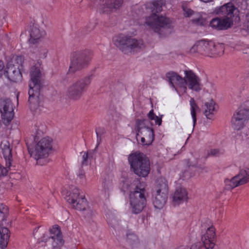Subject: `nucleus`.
Returning a JSON list of instances; mask_svg holds the SVG:
<instances>
[{"instance_id": "f257e3e1", "label": "nucleus", "mask_w": 249, "mask_h": 249, "mask_svg": "<svg viewBox=\"0 0 249 249\" xmlns=\"http://www.w3.org/2000/svg\"><path fill=\"white\" fill-rule=\"evenodd\" d=\"M165 3V0H151L145 4V8L152 13L145 18L144 25L158 34H160L162 29L169 28L171 24L170 18L157 14L162 11V6Z\"/></svg>"}, {"instance_id": "f03ea898", "label": "nucleus", "mask_w": 249, "mask_h": 249, "mask_svg": "<svg viewBox=\"0 0 249 249\" xmlns=\"http://www.w3.org/2000/svg\"><path fill=\"white\" fill-rule=\"evenodd\" d=\"M53 140L49 137L36 139L33 146L28 147L31 156L36 160L37 164L43 165L48 162L47 158L53 150Z\"/></svg>"}, {"instance_id": "6ab92c4d", "label": "nucleus", "mask_w": 249, "mask_h": 249, "mask_svg": "<svg viewBox=\"0 0 249 249\" xmlns=\"http://www.w3.org/2000/svg\"><path fill=\"white\" fill-rule=\"evenodd\" d=\"M248 120L249 117L236 110L231 120V126L234 129L241 130L245 127L246 123Z\"/></svg>"}, {"instance_id": "4c0bfd02", "label": "nucleus", "mask_w": 249, "mask_h": 249, "mask_svg": "<svg viewBox=\"0 0 249 249\" xmlns=\"http://www.w3.org/2000/svg\"><path fill=\"white\" fill-rule=\"evenodd\" d=\"M127 241L130 244H133L138 242V237L133 233L127 235Z\"/></svg>"}, {"instance_id": "a18cd8bd", "label": "nucleus", "mask_w": 249, "mask_h": 249, "mask_svg": "<svg viewBox=\"0 0 249 249\" xmlns=\"http://www.w3.org/2000/svg\"><path fill=\"white\" fill-rule=\"evenodd\" d=\"M78 176L80 178H81V179L85 178V174L82 173L79 174L78 175Z\"/></svg>"}, {"instance_id": "cd10ccee", "label": "nucleus", "mask_w": 249, "mask_h": 249, "mask_svg": "<svg viewBox=\"0 0 249 249\" xmlns=\"http://www.w3.org/2000/svg\"><path fill=\"white\" fill-rule=\"evenodd\" d=\"M168 189L167 180L165 178L160 177L156 180L152 192L168 194Z\"/></svg>"}, {"instance_id": "dca6fc26", "label": "nucleus", "mask_w": 249, "mask_h": 249, "mask_svg": "<svg viewBox=\"0 0 249 249\" xmlns=\"http://www.w3.org/2000/svg\"><path fill=\"white\" fill-rule=\"evenodd\" d=\"M185 75L184 86L189 89L199 92L202 89L201 80L199 77L192 71L188 70L184 71Z\"/></svg>"}, {"instance_id": "58836bf2", "label": "nucleus", "mask_w": 249, "mask_h": 249, "mask_svg": "<svg viewBox=\"0 0 249 249\" xmlns=\"http://www.w3.org/2000/svg\"><path fill=\"white\" fill-rule=\"evenodd\" d=\"M183 14L185 17H190L194 14V11L185 6H182Z\"/></svg>"}, {"instance_id": "2eb2a0df", "label": "nucleus", "mask_w": 249, "mask_h": 249, "mask_svg": "<svg viewBox=\"0 0 249 249\" xmlns=\"http://www.w3.org/2000/svg\"><path fill=\"white\" fill-rule=\"evenodd\" d=\"M166 77L169 82L170 86L180 96L181 94L187 92V87L184 86L185 76H180L178 73L171 71L167 72Z\"/></svg>"}, {"instance_id": "393cba45", "label": "nucleus", "mask_w": 249, "mask_h": 249, "mask_svg": "<svg viewBox=\"0 0 249 249\" xmlns=\"http://www.w3.org/2000/svg\"><path fill=\"white\" fill-rule=\"evenodd\" d=\"M188 198L187 192L183 187L177 188L172 196V201L175 205H179L187 201Z\"/></svg>"}, {"instance_id": "e433bc0d", "label": "nucleus", "mask_w": 249, "mask_h": 249, "mask_svg": "<svg viewBox=\"0 0 249 249\" xmlns=\"http://www.w3.org/2000/svg\"><path fill=\"white\" fill-rule=\"evenodd\" d=\"M223 150L215 148L212 149L210 150V151L209 152V155L214 157H218L223 154Z\"/></svg>"}, {"instance_id": "a211bd4d", "label": "nucleus", "mask_w": 249, "mask_h": 249, "mask_svg": "<svg viewBox=\"0 0 249 249\" xmlns=\"http://www.w3.org/2000/svg\"><path fill=\"white\" fill-rule=\"evenodd\" d=\"M204 233H202L201 240L206 249H213L216 242L215 229L213 226L206 227Z\"/></svg>"}, {"instance_id": "c03bdc74", "label": "nucleus", "mask_w": 249, "mask_h": 249, "mask_svg": "<svg viewBox=\"0 0 249 249\" xmlns=\"http://www.w3.org/2000/svg\"><path fill=\"white\" fill-rule=\"evenodd\" d=\"M4 63L2 61H0V78L2 77V75H4Z\"/></svg>"}, {"instance_id": "7ed1b4c3", "label": "nucleus", "mask_w": 249, "mask_h": 249, "mask_svg": "<svg viewBox=\"0 0 249 249\" xmlns=\"http://www.w3.org/2000/svg\"><path fill=\"white\" fill-rule=\"evenodd\" d=\"M41 73L38 67H33L30 71L31 80L29 83V99L31 110L36 112L39 104L40 89L41 88Z\"/></svg>"}, {"instance_id": "4be33fe9", "label": "nucleus", "mask_w": 249, "mask_h": 249, "mask_svg": "<svg viewBox=\"0 0 249 249\" xmlns=\"http://www.w3.org/2000/svg\"><path fill=\"white\" fill-rule=\"evenodd\" d=\"M235 10L236 8L232 3H228L219 7H216L214 12L216 15L223 17V18H229L231 19L233 12Z\"/></svg>"}, {"instance_id": "a878e982", "label": "nucleus", "mask_w": 249, "mask_h": 249, "mask_svg": "<svg viewBox=\"0 0 249 249\" xmlns=\"http://www.w3.org/2000/svg\"><path fill=\"white\" fill-rule=\"evenodd\" d=\"M153 204L157 209H162L165 206L167 200V194L152 192Z\"/></svg>"}, {"instance_id": "0eeeda50", "label": "nucleus", "mask_w": 249, "mask_h": 249, "mask_svg": "<svg viewBox=\"0 0 249 249\" xmlns=\"http://www.w3.org/2000/svg\"><path fill=\"white\" fill-rule=\"evenodd\" d=\"M128 161L131 170L139 177H145L149 174L150 163L143 154L139 152L132 153L128 156Z\"/></svg>"}, {"instance_id": "412c9836", "label": "nucleus", "mask_w": 249, "mask_h": 249, "mask_svg": "<svg viewBox=\"0 0 249 249\" xmlns=\"http://www.w3.org/2000/svg\"><path fill=\"white\" fill-rule=\"evenodd\" d=\"M232 24V20L229 18H216L212 19L210 22V26L213 29L224 30L230 28Z\"/></svg>"}, {"instance_id": "de8ad7c7", "label": "nucleus", "mask_w": 249, "mask_h": 249, "mask_svg": "<svg viewBox=\"0 0 249 249\" xmlns=\"http://www.w3.org/2000/svg\"><path fill=\"white\" fill-rule=\"evenodd\" d=\"M96 134H97V138H98L97 141H98V134L97 132H96Z\"/></svg>"}, {"instance_id": "9d476101", "label": "nucleus", "mask_w": 249, "mask_h": 249, "mask_svg": "<svg viewBox=\"0 0 249 249\" xmlns=\"http://www.w3.org/2000/svg\"><path fill=\"white\" fill-rule=\"evenodd\" d=\"M91 78L86 76L71 84L65 91L66 96L70 99L79 100L90 84Z\"/></svg>"}, {"instance_id": "c756f323", "label": "nucleus", "mask_w": 249, "mask_h": 249, "mask_svg": "<svg viewBox=\"0 0 249 249\" xmlns=\"http://www.w3.org/2000/svg\"><path fill=\"white\" fill-rule=\"evenodd\" d=\"M30 52L32 57L36 59H43L46 58L48 53L46 48L41 46H35L30 47Z\"/></svg>"}, {"instance_id": "9b49d317", "label": "nucleus", "mask_w": 249, "mask_h": 249, "mask_svg": "<svg viewBox=\"0 0 249 249\" xmlns=\"http://www.w3.org/2000/svg\"><path fill=\"white\" fill-rule=\"evenodd\" d=\"M92 57L91 53L86 51L73 53L71 57V62L68 73H75L87 67Z\"/></svg>"}, {"instance_id": "f3484780", "label": "nucleus", "mask_w": 249, "mask_h": 249, "mask_svg": "<svg viewBox=\"0 0 249 249\" xmlns=\"http://www.w3.org/2000/svg\"><path fill=\"white\" fill-rule=\"evenodd\" d=\"M0 112L3 123L5 124H8L13 119L14 116V106L10 99L0 100Z\"/></svg>"}, {"instance_id": "37998d69", "label": "nucleus", "mask_w": 249, "mask_h": 249, "mask_svg": "<svg viewBox=\"0 0 249 249\" xmlns=\"http://www.w3.org/2000/svg\"><path fill=\"white\" fill-rule=\"evenodd\" d=\"M176 249H198L197 246L195 245H193L192 247L189 249V248L187 246H181L176 248Z\"/></svg>"}, {"instance_id": "b1692460", "label": "nucleus", "mask_w": 249, "mask_h": 249, "mask_svg": "<svg viewBox=\"0 0 249 249\" xmlns=\"http://www.w3.org/2000/svg\"><path fill=\"white\" fill-rule=\"evenodd\" d=\"M46 35L45 31L36 26H33L30 31L29 42L32 45L38 43Z\"/></svg>"}, {"instance_id": "c9c22d12", "label": "nucleus", "mask_w": 249, "mask_h": 249, "mask_svg": "<svg viewBox=\"0 0 249 249\" xmlns=\"http://www.w3.org/2000/svg\"><path fill=\"white\" fill-rule=\"evenodd\" d=\"M147 117L150 120L154 121L156 124L160 125L162 123V118L157 116L154 113L153 109H151L147 114Z\"/></svg>"}, {"instance_id": "473e14b6", "label": "nucleus", "mask_w": 249, "mask_h": 249, "mask_svg": "<svg viewBox=\"0 0 249 249\" xmlns=\"http://www.w3.org/2000/svg\"><path fill=\"white\" fill-rule=\"evenodd\" d=\"M227 189H232L239 185H241L238 180L236 176L233 177L231 179H226L224 181Z\"/></svg>"}, {"instance_id": "a19ab883", "label": "nucleus", "mask_w": 249, "mask_h": 249, "mask_svg": "<svg viewBox=\"0 0 249 249\" xmlns=\"http://www.w3.org/2000/svg\"><path fill=\"white\" fill-rule=\"evenodd\" d=\"M80 154L82 156V164L87 165L88 163V154L86 152H82Z\"/></svg>"}, {"instance_id": "39448f33", "label": "nucleus", "mask_w": 249, "mask_h": 249, "mask_svg": "<svg viewBox=\"0 0 249 249\" xmlns=\"http://www.w3.org/2000/svg\"><path fill=\"white\" fill-rule=\"evenodd\" d=\"M189 51L191 53H197L204 56L216 58L224 53V45L222 44L201 40L195 43Z\"/></svg>"}, {"instance_id": "ddd939ff", "label": "nucleus", "mask_w": 249, "mask_h": 249, "mask_svg": "<svg viewBox=\"0 0 249 249\" xmlns=\"http://www.w3.org/2000/svg\"><path fill=\"white\" fill-rule=\"evenodd\" d=\"M8 213L7 206L3 203H0V249L5 248L7 241L10 236L8 229L3 226L6 223Z\"/></svg>"}, {"instance_id": "09e8293b", "label": "nucleus", "mask_w": 249, "mask_h": 249, "mask_svg": "<svg viewBox=\"0 0 249 249\" xmlns=\"http://www.w3.org/2000/svg\"><path fill=\"white\" fill-rule=\"evenodd\" d=\"M108 223H109L110 225H111V223L109 221H108Z\"/></svg>"}, {"instance_id": "aec40b11", "label": "nucleus", "mask_w": 249, "mask_h": 249, "mask_svg": "<svg viewBox=\"0 0 249 249\" xmlns=\"http://www.w3.org/2000/svg\"><path fill=\"white\" fill-rule=\"evenodd\" d=\"M50 233L51 234L50 238L53 240L52 243L53 248H59L62 247L64 244V241L63 239L59 227L57 225L53 226L50 229Z\"/></svg>"}, {"instance_id": "4468645a", "label": "nucleus", "mask_w": 249, "mask_h": 249, "mask_svg": "<svg viewBox=\"0 0 249 249\" xmlns=\"http://www.w3.org/2000/svg\"><path fill=\"white\" fill-rule=\"evenodd\" d=\"M93 6L101 13H108L119 8L123 0H92Z\"/></svg>"}, {"instance_id": "f704fd0d", "label": "nucleus", "mask_w": 249, "mask_h": 249, "mask_svg": "<svg viewBox=\"0 0 249 249\" xmlns=\"http://www.w3.org/2000/svg\"><path fill=\"white\" fill-rule=\"evenodd\" d=\"M237 110L249 117V100L243 102Z\"/></svg>"}, {"instance_id": "7c9ffc66", "label": "nucleus", "mask_w": 249, "mask_h": 249, "mask_svg": "<svg viewBox=\"0 0 249 249\" xmlns=\"http://www.w3.org/2000/svg\"><path fill=\"white\" fill-rule=\"evenodd\" d=\"M189 102L191 115L193 119V125L194 126L196 121V112L199 110V107L193 98H191Z\"/></svg>"}, {"instance_id": "5701e85b", "label": "nucleus", "mask_w": 249, "mask_h": 249, "mask_svg": "<svg viewBox=\"0 0 249 249\" xmlns=\"http://www.w3.org/2000/svg\"><path fill=\"white\" fill-rule=\"evenodd\" d=\"M0 148L3 158L5 160L6 166L9 168L11 166L13 161L12 148L8 141L4 140L1 142L0 144Z\"/></svg>"}, {"instance_id": "ea45409f", "label": "nucleus", "mask_w": 249, "mask_h": 249, "mask_svg": "<svg viewBox=\"0 0 249 249\" xmlns=\"http://www.w3.org/2000/svg\"><path fill=\"white\" fill-rule=\"evenodd\" d=\"M44 125L43 124H39V125H35L34 126V129L35 131V133L36 134V137H37V135H40L41 133H43V130L44 129Z\"/></svg>"}, {"instance_id": "c85d7f7f", "label": "nucleus", "mask_w": 249, "mask_h": 249, "mask_svg": "<svg viewBox=\"0 0 249 249\" xmlns=\"http://www.w3.org/2000/svg\"><path fill=\"white\" fill-rule=\"evenodd\" d=\"M47 230L43 227H38L33 231V235L38 243L46 242L50 238Z\"/></svg>"}, {"instance_id": "72a5a7b5", "label": "nucleus", "mask_w": 249, "mask_h": 249, "mask_svg": "<svg viewBox=\"0 0 249 249\" xmlns=\"http://www.w3.org/2000/svg\"><path fill=\"white\" fill-rule=\"evenodd\" d=\"M121 189L124 192L130 191L132 188V183L129 179L124 178L121 181Z\"/></svg>"}, {"instance_id": "bb28decb", "label": "nucleus", "mask_w": 249, "mask_h": 249, "mask_svg": "<svg viewBox=\"0 0 249 249\" xmlns=\"http://www.w3.org/2000/svg\"><path fill=\"white\" fill-rule=\"evenodd\" d=\"M204 106V115L207 119H212L217 111L218 106L213 99H210L205 103Z\"/></svg>"}, {"instance_id": "423d86ee", "label": "nucleus", "mask_w": 249, "mask_h": 249, "mask_svg": "<svg viewBox=\"0 0 249 249\" xmlns=\"http://www.w3.org/2000/svg\"><path fill=\"white\" fill-rule=\"evenodd\" d=\"M145 184L144 182H139L134 190L131 192L129 196V204L132 213L134 214L141 213L146 207L147 200L145 196Z\"/></svg>"}, {"instance_id": "20e7f679", "label": "nucleus", "mask_w": 249, "mask_h": 249, "mask_svg": "<svg viewBox=\"0 0 249 249\" xmlns=\"http://www.w3.org/2000/svg\"><path fill=\"white\" fill-rule=\"evenodd\" d=\"M113 41L114 44L125 54H135L143 51L145 48L142 40L124 34L114 36Z\"/></svg>"}, {"instance_id": "1a4fd4ad", "label": "nucleus", "mask_w": 249, "mask_h": 249, "mask_svg": "<svg viewBox=\"0 0 249 249\" xmlns=\"http://www.w3.org/2000/svg\"><path fill=\"white\" fill-rule=\"evenodd\" d=\"M62 194L65 196L67 201L74 209L79 211L85 210L88 202L85 196L77 188L72 186L69 191L63 190Z\"/></svg>"}, {"instance_id": "49530a36", "label": "nucleus", "mask_w": 249, "mask_h": 249, "mask_svg": "<svg viewBox=\"0 0 249 249\" xmlns=\"http://www.w3.org/2000/svg\"><path fill=\"white\" fill-rule=\"evenodd\" d=\"M200 1L203 2H209L212 1L213 0H200Z\"/></svg>"}, {"instance_id": "f8f14e48", "label": "nucleus", "mask_w": 249, "mask_h": 249, "mask_svg": "<svg viewBox=\"0 0 249 249\" xmlns=\"http://www.w3.org/2000/svg\"><path fill=\"white\" fill-rule=\"evenodd\" d=\"M146 122L145 120L136 121L137 140L143 146L151 144L154 140V130L152 128L146 126Z\"/></svg>"}, {"instance_id": "6e6552de", "label": "nucleus", "mask_w": 249, "mask_h": 249, "mask_svg": "<svg viewBox=\"0 0 249 249\" xmlns=\"http://www.w3.org/2000/svg\"><path fill=\"white\" fill-rule=\"evenodd\" d=\"M24 68V57L13 56L9 61L4 70V75L10 81L17 82L22 79L21 71Z\"/></svg>"}, {"instance_id": "2f4dec72", "label": "nucleus", "mask_w": 249, "mask_h": 249, "mask_svg": "<svg viewBox=\"0 0 249 249\" xmlns=\"http://www.w3.org/2000/svg\"><path fill=\"white\" fill-rule=\"evenodd\" d=\"M241 185L249 181V169L242 170L240 173L236 176Z\"/></svg>"}, {"instance_id": "79ce46f5", "label": "nucleus", "mask_w": 249, "mask_h": 249, "mask_svg": "<svg viewBox=\"0 0 249 249\" xmlns=\"http://www.w3.org/2000/svg\"><path fill=\"white\" fill-rule=\"evenodd\" d=\"M10 169V167L9 168L6 166V167H4L1 165H0V177H4L7 175L8 173V169Z\"/></svg>"}]
</instances>
